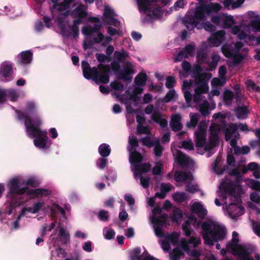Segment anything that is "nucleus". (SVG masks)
I'll use <instances>...</instances> for the list:
<instances>
[{"label":"nucleus","mask_w":260,"mask_h":260,"mask_svg":"<svg viewBox=\"0 0 260 260\" xmlns=\"http://www.w3.org/2000/svg\"><path fill=\"white\" fill-rule=\"evenodd\" d=\"M15 112L17 114V118L19 120H24L26 131L30 136L35 138V146L39 149L47 148V142L49 139L47 132L40 128L42 124V121L37 111L35 103L29 102L27 103L24 111L16 110Z\"/></svg>","instance_id":"1"},{"label":"nucleus","mask_w":260,"mask_h":260,"mask_svg":"<svg viewBox=\"0 0 260 260\" xmlns=\"http://www.w3.org/2000/svg\"><path fill=\"white\" fill-rule=\"evenodd\" d=\"M81 68L84 77L86 79H92L97 81H100L104 84H107L109 82V73L111 68L109 65L100 63L98 68L94 67L91 68L89 63L85 60L81 62Z\"/></svg>","instance_id":"2"},{"label":"nucleus","mask_w":260,"mask_h":260,"mask_svg":"<svg viewBox=\"0 0 260 260\" xmlns=\"http://www.w3.org/2000/svg\"><path fill=\"white\" fill-rule=\"evenodd\" d=\"M8 187L9 191L7 197L12 200V204L14 206L22 205L23 203L20 201L19 199V200L17 199V196H21L28 191V187L20 188L19 180L16 178H14L9 181Z\"/></svg>","instance_id":"3"},{"label":"nucleus","mask_w":260,"mask_h":260,"mask_svg":"<svg viewBox=\"0 0 260 260\" xmlns=\"http://www.w3.org/2000/svg\"><path fill=\"white\" fill-rule=\"evenodd\" d=\"M13 64L10 62L4 61L0 66V78L3 82H9L13 79Z\"/></svg>","instance_id":"4"},{"label":"nucleus","mask_w":260,"mask_h":260,"mask_svg":"<svg viewBox=\"0 0 260 260\" xmlns=\"http://www.w3.org/2000/svg\"><path fill=\"white\" fill-rule=\"evenodd\" d=\"M206 128L205 126L200 124L198 126V130L194 132V141L196 146L197 148H203L206 142Z\"/></svg>","instance_id":"5"},{"label":"nucleus","mask_w":260,"mask_h":260,"mask_svg":"<svg viewBox=\"0 0 260 260\" xmlns=\"http://www.w3.org/2000/svg\"><path fill=\"white\" fill-rule=\"evenodd\" d=\"M123 69L119 72L117 74L118 79H122L125 81L131 82L132 76L131 74L135 73L131 62L127 61L123 67Z\"/></svg>","instance_id":"6"},{"label":"nucleus","mask_w":260,"mask_h":260,"mask_svg":"<svg viewBox=\"0 0 260 260\" xmlns=\"http://www.w3.org/2000/svg\"><path fill=\"white\" fill-rule=\"evenodd\" d=\"M226 234V230L223 227L219 225H214L210 235L213 245L214 242H218L219 241L223 240L225 237Z\"/></svg>","instance_id":"7"},{"label":"nucleus","mask_w":260,"mask_h":260,"mask_svg":"<svg viewBox=\"0 0 260 260\" xmlns=\"http://www.w3.org/2000/svg\"><path fill=\"white\" fill-rule=\"evenodd\" d=\"M225 39V32L223 30H218L212 34L208 38V41L214 47H218Z\"/></svg>","instance_id":"8"},{"label":"nucleus","mask_w":260,"mask_h":260,"mask_svg":"<svg viewBox=\"0 0 260 260\" xmlns=\"http://www.w3.org/2000/svg\"><path fill=\"white\" fill-rule=\"evenodd\" d=\"M161 2L164 6L168 5L170 0H137L139 10H143L145 13L150 11V5L152 3Z\"/></svg>","instance_id":"9"},{"label":"nucleus","mask_w":260,"mask_h":260,"mask_svg":"<svg viewBox=\"0 0 260 260\" xmlns=\"http://www.w3.org/2000/svg\"><path fill=\"white\" fill-rule=\"evenodd\" d=\"M32 53L29 51H22L18 54V58L16 63L18 65L25 66L31 63L32 60Z\"/></svg>","instance_id":"10"},{"label":"nucleus","mask_w":260,"mask_h":260,"mask_svg":"<svg viewBox=\"0 0 260 260\" xmlns=\"http://www.w3.org/2000/svg\"><path fill=\"white\" fill-rule=\"evenodd\" d=\"M202 229L204 231L202 236L205 240V243L208 245L213 246V243L210 236L212 229L211 224L209 222L205 221L202 223Z\"/></svg>","instance_id":"11"},{"label":"nucleus","mask_w":260,"mask_h":260,"mask_svg":"<svg viewBox=\"0 0 260 260\" xmlns=\"http://www.w3.org/2000/svg\"><path fill=\"white\" fill-rule=\"evenodd\" d=\"M207 8L205 4L201 3L199 6H196L194 11V15L196 20H204L207 15Z\"/></svg>","instance_id":"12"},{"label":"nucleus","mask_w":260,"mask_h":260,"mask_svg":"<svg viewBox=\"0 0 260 260\" xmlns=\"http://www.w3.org/2000/svg\"><path fill=\"white\" fill-rule=\"evenodd\" d=\"M181 120V116L180 114H175L171 116L170 125L173 132H177L182 128L183 125Z\"/></svg>","instance_id":"13"},{"label":"nucleus","mask_w":260,"mask_h":260,"mask_svg":"<svg viewBox=\"0 0 260 260\" xmlns=\"http://www.w3.org/2000/svg\"><path fill=\"white\" fill-rule=\"evenodd\" d=\"M183 23L187 28L189 30H192L195 27L199 24L198 20H196L194 14H187L183 20Z\"/></svg>","instance_id":"14"},{"label":"nucleus","mask_w":260,"mask_h":260,"mask_svg":"<svg viewBox=\"0 0 260 260\" xmlns=\"http://www.w3.org/2000/svg\"><path fill=\"white\" fill-rule=\"evenodd\" d=\"M237 182L230 181L222 182L220 186L222 189L223 192L230 195H233L235 192L236 187L237 186Z\"/></svg>","instance_id":"15"},{"label":"nucleus","mask_w":260,"mask_h":260,"mask_svg":"<svg viewBox=\"0 0 260 260\" xmlns=\"http://www.w3.org/2000/svg\"><path fill=\"white\" fill-rule=\"evenodd\" d=\"M143 158V156L141 153L135 150L131 152L129 161L132 166L135 168H137L139 166L138 165L142 161Z\"/></svg>","instance_id":"16"},{"label":"nucleus","mask_w":260,"mask_h":260,"mask_svg":"<svg viewBox=\"0 0 260 260\" xmlns=\"http://www.w3.org/2000/svg\"><path fill=\"white\" fill-rule=\"evenodd\" d=\"M73 13L74 17L77 18L76 20H79L80 23H82V19L86 18L88 16V13L86 11L83 5H79L74 10Z\"/></svg>","instance_id":"17"},{"label":"nucleus","mask_w":260,"mask_h":260,"mask_svg":"<svg viewBox=\"0 0 260 260\" xmlns=\"http://www.w3.org/2000/svg\"><path fill=\"white\" fill-rule=\"evenodd\" d=\"M51 191L47 189L37 188L29 189L27 191V194L32 196L34 198L40 196H47L51 194Z\"/></svg>","instance_id":"18"},{"label":"nucleus","mask_w":260,"mask_h":260,"mask_svg":"<svg viewBox=\"0 0 260 260\" xmlns=\"http://www.w3.org/2000/svg\"><path fill=\"white\" fill-rule=\"evenodd\" d=\"M237 255L239 257V260H254L252 256H250V253L245 247L239 246L237 249Z\"/></svg>","instance_id":"19"},{"label":"nucleus","mask_w":260,"mask_h":260,"mask_svg":"<svg viewBox=\"0 0 260 260\" xmlns=\"http://www.w3.org/2000/svg\"><path fill=\"white\" fill-rule=\"evenodd\" d=\"M138 167L134 170L135 176H141L142 173H146L150 170L151 165L149 162H145L138 165Z\"/></svg>","instance_id":"20"},{"label":"nucleus","mask_w":260,"mask_h":260,"mask_svg":"<svg viewBox=\"0 0 260 260\" xmlns=\"http://www.w3.org/2000/svg\"><path fill=\"white\" fill-rule=\"evenodd\" d=\"M234 112L238 119H245L249 113V110L246 106H238L235 109Z\"/></svg>","instance_id":"21"},{"label":"nucleus","mask_w":260,"mask_h":260,"mask_svg":"<svg viewBox=\"0 0 260 260\" xmlns=\"http://www.w3.org/2000/svg\"><path fill=\"white\" fill-rule=\"evenodd\" d=\"M237 129V124L233 123H230L229 127L224 131L225 140L227 142L230 141Z\"/></svg>","instance_id":"22"},{"label":"nucleus","mask_w":260,"mask_h":260,"mask_svg":"<svg viewBox=\"0 0 260 260\" xmlns=\"http://www.w3.org/2000/svg\"><path fill=\"white\" fill-rule=\"evenodd\" d=\"M167 217V214H161L158 217H152L151 221L153 225L162 226L166 224Z\"/></svg>","instance_id":"23"},{"label":"nucleus","mask_w":260,"mask_h":260,"mask_svg":"<svg viewBox=\"0 0 260 260\" xmlns=\"http://www.w3.org/2000/svg\"><path fill=\"white\" fill-rule=\"evenodd\" d=\"M100 154L103 157H107L111 153L110 146L106 143H103L100 145L98 148Z\"/></svg>","instance_id":"24"},{"label":"nucleus","mask_w":260,"mask_h":260,"mask_svg":"<svg viewBox=\"0 0 260 260\" xmlns=\"http://www.w3.org/2000/svg\"><path fill=\"white\" fill-rule=\"evenodd\" d=\"M171 190V187L166 183H162L160 185V192H156L155 197L159 199H164L166 196V193Z\"/></svg>","instance_id":"25"},{"label":"nucleus","mask_w":260,"mask_h":260,"mask_svg":"<svg viewBox=\"0 0 260 260\" xmlns=\"http://www.w3.org/2000/svg\"><path fill=\"white\" fill-rule=\"evenodd\" d=\"M189 173L184 171H177L175 173L174 178L175 180L178 182H182L185 181L189 178Z\"/></svg>","instance_id":"26"},{"label":"nucleus","mask_w":260,"mask_h":260,"mask_svg":"<svg viewBox=\"0 0 260 260\" xmlns=\"http://www.w3.org/2000/svg\"><path fill=\"white\" fill-rule=\"evenodd\" d=\"M147 78L146 74L140 73L135 78L134 82L138 86H143L146 84Z\"/></svg>","instance_id":"27"},{"label":"nucleus","mask_w":260,"mask_h":260,"mask_svg":"<svg viewBox=\"0 0 260 260\" xmlns=\"http://www.w3.org/2000/svg\"><path fill=\"white\" fill-rule=\"evenodd\" d=\"M189 157L180 151H177V161L181 166H187L189 164Z\"/></svg>","instance_id":"28"},{"label":"nucleus","mask_w":260,"mask_h":260,"mask_svg":"<svg viewBox=\"0 0 260 260\" xmlns=\"http://www.w3.org/2000/svg\"><path fill=\"white\" fill-rule=\"evenodd\" d=\"M58 236L62 244L66 245L70 242L69 234L66 232L63 228L60 229Z\"/></svg>","instance_id":"29"},{"label":"nucleus","mask_w":260,"mask_h":260,"mask_svg":"<svg viewBox=\"0 0 260 260\" xmlns=\"http://www.w3.org/2000/svg\"><path fill=\"white\" fill-rule=\"evenodd\" d=\"M196 57L200 64L205 63L208 59L207 53L203 49H200L197 51Z\"/></svg>","instance_id":"30"},{"label":"nucleus","mask_w":260,"mask_h":260,"mask_svg":"<svg viewBox=\"0 0 260 260\" xmlns=\"http://www.w3.org/2000/svg\"><path fill=\"white\" fill-rule=\"evenodd\" d=\"M207 8V15H210L212 12L217 13L219 12L221 8V6L218 3H211L205 4Z\"/></svg>","instance_id":"31"},{"label":"nucleus","mask_w":260,"mask_h":260,"mask_svg":"<svg viewBox=\"0 0 260 260\" xmlns=\"http://www.w3.org/2000/svg\"><path fill=\"white\" fill-rule=\"evenodd\" d=\"M180 236L179 233L173 232L172 233L167 236L166 238L170 241L174 246L179 244V238Z\"/></svg>","instance_id":"32"},{"label":"nucleus","mask_w":260,"mask_h":260,"mask_svg":"<svg viewBox=\"0 0 260 260\" xmlns=\"http://www.w3.org/2000/svg\"><path fill=\"white\" fill-rule=\"evenodd\" d=\"M80 24L79 20H74L73 21V24L70 26V28L72 32L73 37L74 38H76L79 36V29L78 25Z\"/></svg>","instance_id":"33"},{"label":"nucleus","mask_w":260,"mask_h":260,"mask_svg":"<svg viewBox=\"0 0 260 260\" xmlns=\"http://www.w3.org/2000/svg\"><path fill=\"white\" fill-rule=\"evenodd\" d=\"M184 255V252L180 247H177L173 249L172 253L171 255V260H180L181 256Z\"/></svg>","instance_id":"34"},{"label":"nucleus","mask_w":260,"mask_h":260,"mask_svg":"<svg viewBox=\"0 0 260 260\" xmlns=\"http://www.w3.org/2000/svg\"><path fill=\"white\" fill-rule=\"evenodd\" d=\"M189 116L190 118V123H187V126L189 128H194L198 124L199 119V115L198 113H190Z\"/></svg>","instance_id":"35"},{"label":"nucleus","mask_w":260,"mask_h":260,"mask_svg":"<svg viewBox=\"0 0 260 260\" xmlns=\"http://www.w3.org/2000/svg\"><path fill=\"white\" fill-rule=\"evenodd\" d=\"M182 228L184 234L186 236H190L192 233L193 232V230L190 226V222L189 220H185L184 221L182 225Z\"/></svg>","instance_id":"36"},{"label":"nucleus","mask_w":260,"mask_h":260,"mask_svg":"<svg viewBox=\"0 0 260 260\" xmlns=\"http://www.w3.org/2000/svg\"><path fill=\"white\" fill-rule=\"evenodd\" d=\"M209 104L207 100L204 101L203 102V103L199 106V108H200L199 110L202 115H203L205 117L209 115Z\"/></svg>","instance_id":"37"},{"label":"nucleus","mask_w":260,"mask_h":260,"mask_svg":"<svg viewBox=\"0 0 260 260\" xmlns=\"http://www.w3.org/2000/svg\"><path fill=\"white\" fill-rule=\"evenodd\" d=\"M173 199L176 202L180 203L184 202L187 197L184 192H176L173 194Z\"/></svg>","instance_id":"38"},{"label":"nucleus","mask_w":260,"mask_h":260,"mask_svg":"<svg viewBox=\"0 0 260 260\" xmlns=\"http://www.w3.org/2000/svg\"><path fill=\"white\" fill-rule=\"evenodd\" d=\"M235 23V20L232 15L226 16L223 22V27L224 28H231Z\"/></svg>","instance_id":"39"},{"label":"nucleus","mask_w":260,"mask_h":260,"mask_svg":"<svg viewBox=\"0 0 260 260\" xmlns=\"http://www.w3.org/2000/svg\"><path fill=\"white\" fill-rule=\"evenodd\" d=\"M114 56L117 58L119 62H123L124 60L129 56L127 52L123 51L122 52L120 51H115Z\"/></svg>","instance_id":"40"},{"label":"nucleus","mask_w":260,"mask_h":260,"mask_svg":"<svg viewBox=\"0 0 260 260\" xmlns=\"http://www.w3.org/2000/svg\"><path fill=\"white\" fill-rule=\"evenodd\" d=\"M195 49L196 47L194 44H187L183 48L182 50L187 55L188 58V56H192L194 55Z\"/></svg>","instance_id":"41"},{"label":"nucleus","mask_w":260,"mask_h":260,"mask_svg":"<svg viewBox=\"0 0 260 260\" xmlns=\"http://www.w3.org/2000/svg\"><path fill=\"white\" fill-rule=\"evenodd\" d=\"M195 89L194 92L197 93H206L208 91L209 87L207 83H200Z\"/></svg>","instance_id":"42"},{"label":"nucleus","mask_w":260,"mask_h":260,"mask_svg":"<svg viewBox=\"0 0 260 260\" xmlns=\"http://www.w3.org/2000/svg\"><path fill=\"white\" fill-rule=\"evenodd\" d=\"M208 74L206 73H202L201 74H199L193 76L194 78L195 83L196 84H199L200 83H205L204 81L207 78Z\"/></svg>","instance_id":"43"},{"label":"nucleus","mask_w":260,"mask_h":260,"mask_svg":"<svg viewBox=\"0 0 260 260\" xmlns=\"http://www.w3.org/2000/svg\"><path fill=\"white\" fill-rule=\"evenodd\" d=\"M147 12L146 13H147ZM151 13L153 19H157L161 17L163 12L160 7L155 8L153 9L150 8V11L148 12Z\"/></svg>","instance_id":"44"},{"label":"nucleus","mask_w":260,"mask_h":260,"mask_svg":"<svg viewBox=\"0 0 260 260\" xmlns=\"http://www.w3.org/2000/svg\"><path fill=\"white\" fill-rule=\"evenodd\" d=\"M7 97H8L10 100L12 102H16L19 98L17 92L13 89H9L8 92L7 93Z\"/></svg>","instance_id":"45"},{"label":"nucleus","mask_w":260,"mask_h":260,"mask_svg":"<svg viewBox=\"0 0 260 260\" xmlns=\"http://www.w3.org/2000/svg\"><path fill=\"white\" fill-rule=\"evenodd\" d=\"M154 153L157 157H160L162 156L164 147L159 144L158 141H157L154 144Z\"/></svg>","instance_id":"46"},{"label":"nucleus","mask_w":260,"mask_h":260,"mask_svg":"<svg viewBox=\"0 0 260 260\" xmlns=\"http://www.w3.org/2000/svg\"><path fill=\"white\" fill-rule=\"evenodd\" d=\"M175 95V89H170L166 94L165 96L162 99V102L165 103H168L171 101Z\"/></svg>","instance_id":"47"},{"label":"nucleus","mask_w":260,"mask_h":260,"mask_svg":"<svg viewBox=\"0 0 260 260\" xmlns=\"http://www.w3.org/2000/svg\"><path fill=\"white\" fill-rule=\"evenodd\" d=\"M176 83V81L175 77L170 76L166 78L165 85L167 88L171 89L174 87Z\"/></svg>","instance_id":"48"},{"label":"nucleus","mask_w":260,"mask_h":260,"mask_svg":"<svg viewBox=\"0 0 260 260\" xmlns=\"http://www.w3.org/2000/svg\"><path fill=\"white\" fill-rule=\"evenodd\" d=\"M98 218L103 221H108L109 219V212L105 210H101L98 214Z\"/></svg>","instance_id":"49"},{"label":"nucleus","mask_w":260,"mask_h":260,"mask_svg":"<svg viewBox=\"0 0 260 260\" xmlns=\"http://www.w3.org/2000/svg\"><path fill=\"white\" fill-rule=\"evenodd\" d=\"M239 242V240L238 238H232L231 242L228 244L227 247L231 249L232 250H235L236 248H237V250L239 246H241L238 244Z\"/></svg>","instance_id":"50"},{"label":"nucleus","mask_w":260,"mask_h":260,"mask_svg":"<svg viewBox=\"0 0 260 260\" xmlns=\"http://www.w3.org/2000/svg\"><path fill=\"white\" fill-rule=\"evenodd\" d=\"M162 170V165L159 162H157L155 163V166L152 168V174L155 175H160Z\"/></svg>","instance_id":"51"},{"label":"nucleus","mask_w":260,"mask_h":260,"mask_svg":"<svg viewBox=\"0 0 260 260\" xmlns=\"http://www.w3.org/2000/svg\"><path fill=\"white\" fill-rule=\"evenodd\" d=\"M140 184L144 188H147L149 187L150 185V177H144L141 175L140 178Z\"/></svg>","instance_id":"52"},{"label":"nucleus","mask_w":260,"mask_h":260,"mask_svg":"<svg viewBox=\"0 0 260 260\" xmlns=\"http://www.w3.org/2000/svg\"><path fill=\"white\" fill-rule=\"evenodd\" d=\"M108 163V159L106 157H101L99 158L96 162L97 166L100 169H104L107 164Z\"/></svg>","instance_id":"53"},{"label":"nucleus","mask_w":260,"mask_h":260,"mask_svg":"<svg viewBox=\"0 0 260 260\" xmlns=\"http://www.w3.org/2000/svg\"><path fill=\"white\" fill-rule=\"evenodd\" d=\"M234 99V93L230 90H226L223 94V101L224 102L231 101Z\"/></svg>","instance_id":"54"},{"label":"nucleus","mask_w":260,"mask_h":260,"mask_svg":"<svg viewBox=\"0 0 260 260\" xmlns=\"http://www.w3.org/2000/svg\"><path fill=\"white\" fill-rule=\"evenodd\" d=\"M193 211L198 213L205 214L206 210L204 209L203 206L200 203H198L193 205Z\"/></svg>","instance_id":"55"},{"label":"nucleus","mask_w":260,"mask_h":260,"mask_svg":"<svg viewBox=\"0 0 260 260\" xmlns=\"http://www.w3.org/2000/svg\"><path fill=\"white\" fill-rule=\"evenodd\" d=\"M143 145L147 146L148 147H151L154 145V143L150 140L149 136H146L141 139V140Z\"/></svg>","instance_id":"56"},{"label":"nucleus","mask_w":260,"mask_h":260,"mask_svg":"<svg viewBox=\"0 0 260 260\" xmlns=\"http://www.w3.org/2000/svg\"><path fill=\"white\" fill-rule=\"evenodd\" d=\"M92 27L91 26H84L82 27V31L85 36H92L94 33Z\"/></svg>","instance_id":"57"},{"label":"nucleus","mask_w":260,"mask_h":260,"mask_svg":"<svg viewBox=\"0 0 260 260\" xmlns=\"http://www.w3.org/2000/svg\"><path fill=\"white\" fill-rule=\"evenodd\" d=\"M247 169L249 171L259 172L260 166L255 162H251L248 164Z\"/></svg>","instance_id":"58"},{"label":"nucleus","mask_w":260,"mask_h":260,"mask_svg":"<svg viewBox=\"0 0 260 260\" xmlns=\"http://www.w3.org/2000/svg\"><path fill=\"white\" fill-rule=\"evenodd\" d=\"M184 52L183 50H181L175 56L174 60L175 62H180L183 58H187V55Z\"/></svg>","instance_id":"59"},{"label":"nucleus","mask_w":260,"mask_h":260,"mask_svg":"<svg viewBox=\"0 0 260 260\" xmlns=\"http://www.w3.org/2000/svg\"><path fill=\"white\" fill-rule=\"evenodd\" d=\"M111 69H112L114 73L117 75L119 72L120 71V65L119 62L118 61H114L111 63Z\"/></svg>","instance_id":"60"},{"label":"nucleus","mask_w":260,"mask_h":260,"mask_svg":"<svg viewBox=\"0 0 260 260\" xmlns=\"http://www.w3.org/2000/svg\"><path fill=\"white\" fill-rule=\"evenodd\" d=\"M112 88L117 91H123L124 85L120 82H114L111 83Z\"/></svg>","instance_id":"61"},{"label":"nucleus","mask_w":260,"mask_h":260,"mask_svg":"<svg viewBox=\"0 0 260 260\" xmlns=\"http://www.w3.org/2000/svg\"><path fill=\"white\" fill-rule=\"evenodd\" d=\"M181 145L182 147L184 149L189 150H193L194 149L193 144L190 141H183Z\"/></svg>","instance_id":"62"},{"label":"nucleus","mask_w":260,"mask_h":260,"mask_svg":"<svg viewBox=\"0 0 260 260\" xmlns=\"http://www.w3.org/2000/svg\"><path fill=\"white\" fill-rule=\"evenodd\" d=\"M25 184L33 187H36L39 185V182L35 178H28L25 182Z\"/></svg>","instance_id":"63"},{"label":"nucleus","mask_w":260,"mask_h":260,"mask_svg":"<svg viewBox=\"0 0 260 260\" xmlns=\"http://www.w3.org/2000/svg\"><path fill=\"white\" fill-rule=\"evenodd\" d=\"M250 26L255 30L260 31V20H253L250 23Z\"/></svg>","instance_id":"64"}]
</instances>
